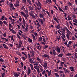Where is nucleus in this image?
Listing matches in <instances>:
<instances>
[{
	"label": "nucleus",
	"mask_w": 77,
	"mask_h": 77,
	"mask_svg": "<svg viewBox=\"0 0 77 77\" xmlns=\"http://www.w3.org/2000/svg\"><path fill=\"white\" fill-rule=\"evenodd\" d=\"M66 30L67 32V35H66V36L68 39L69 40V36L72 34V33H71V32L68 29V28H66Z\"/></svg>",
	"instance_id": "1"
},
{
	"label": "nucleus",
	"mask_w": 77,
	"mask_h": 77,
	"mask_svg": "<svg viewBox=\"0 0 77 77\" xmlns=\"http://www.w3.org/2000/svg\"><path fill=\"white\" fill-rule=\"evenodd\" d=\"M20 13L21 15H22L23 17H24L25 18V19H27V17L29 16L28 14L27 15L25 13L23 12H20Z\"/></svg>",
	"instance_id": "2"
},
{
	"label": "nucleus",
	"mask_w": 77,
	"mask_h": 77,
	"mask_svg": "<svg viewBox=\"0 0 77 77\" xmlns=\"http://www.w3.org/2000/svg\"><path fill=\"white\" fill-rule=\"evenodd\" d=\"M54 49L56 51H57V53H60V49L59 47L56 46L55 48H54Z\"/></svg>",
	"instance_id": "3"
},
{
	"label": "nucleus",
	"mask_w": 77,
	"mask_h": 77,
	"mask_svg": "<svg viewBox=\"0 0 77 77\" xmlns=\"http://www.w3.org/2000/svg\"><path fill=\"white\" fill-rule=\"evenodd\" d=\"M37 2H38V8H39L40 9H41V2L39 0H38Z\"/></svg>",
	"instance_id": "4"
},
{
	"label": "nucleus",
	"mask_w": 77,
	"mask_h": 77,
	"mask_svg": "<svg viewBox=\"0 0 77 77\" xmlns=\"http://www.w3.org/2000/svg\"><path fill=\"white\" fill-rule=\"evenodd\" d=\"M20 2L18 0H17L16 2V4H17L16 5L14 4L15 6L16 7H18V6H20Z\"/></svg>",
	"instance_id": "5"
},
{
	"label": "nucleus",
	"mask_w": 77,
	"mask_h": 77,
	"mask_svg": "<svg viewBox=\"0 0 77 77\" xmlns=\"http://www.w3.org/2000/svg\"><path fill=\"white\" fill-rule=\"evenodd\" d=\"M42 57H47V58H50V56L47 54H44L43 55H42Z\"/></svg>",
	"instance_id": "6"
},
{
	"label": "nucleus",
	"mask_w": 77,
	"mask_h": 77,
	"mask_svg": "<svg viewBox=\"0 0 77 77\" xmlns=\"http://www.w3.org/2000/svg\"><path fill=\"white\" fill-rule=\"evenodd\" d=\"M69 69H70L71 70V71H72V72H75V70H74V67H73V66L70 67H69Z\"/></svg>",
	"instance_id": "7"
},
{
	"label": "nucleus",
	"mask_w": 77,
	"mask_h": 77,
	"mask_svg": "<svg viewBox=\"0 0 77 77\" xmlns=\"http://www.w3.org/2000/svg\"><path fill=\"white\" fill-rule=\"evenodd\" d=\"M55 27L56 29H60L61 27H60V24H59L57 25H55Z\"/></svg>",
	"instance_id": "8"
},
{
	"label": "nucleus",
	"mask_w": 77,
	"mask_h": 77,
	"mask_svg": "<svg viewBox=\"0 0 77 77\" xmlns=\"http://www.w3.org/2000/svg\"><path fill=\"white\" fill-rule=\"evenodd\" d=\"M30 73H32V71H31V69H30V68H28L27 70V74H28V75H29Z\"/></svg>",
	"instance_id": "9"
},
{
	"label": "nucleus",
	"mask_w": 77,
	"mask_h": 77,
	"mask_svg": "<svg viewBox=\"0 0 77 77\" xmlns=\"http://www.w3.org/2000/svg\"><path fill=\"white\" fill-rule=\"evenodd\" d=\"M60 32H62V34H64L65 33V29L63 28L60 31Z\"/></svg>",
	"instance_id": "10"
},
{
	"label": "nucleus",
	"mask_w": 77,
	"mask_h": 77,
	"mask_svg": "<svg viewBox=\"0 0 77 77\" xmlns=\"http://www.w3.org/2000/svg\"><path fill=\"white\" fill-rule=\"evenodd\" d=\"M3 47H4V48H5V49H7V50H8V47L6 46V45L3 43L2 44Z\"/></svg>",
	"instance_id": "11"
},
{
	"label": "nucleus",
	"mask_w": 77,
	"mask_h": 77,
	"mask_svg": "<svg viewBox=\"0 0 77 77\" xmlns=\"http://www.w3.org/2000/svg\"><path fill=\"white\" fill-rule=\"evenodd\" d=\"M54 20L55 21H56V22H57V23L59 24V22H58V20H57V18H56V17L54 16Z\"/></svg>",
	"instance_id": "12"
},
{
	"label": "nucleus",
	"mask_w": 77,
	"mask_h": 77,
	"mask_svg": "<svg viewBox=\"0 0 77 77\" xmlns=\"http://www.w3.org/2000/svg\"><path fill=\"white\" fill-rule=\"evenodd\" d=\"M14 75L15 77H18L19 76V74L16 72L14 73Z\"/></svg>",
	"instance_id": "13"
},
{
	"label": "nucleus",
	"mask_w": 77,
	"mask_h": 77,
	"mask_svg": "<svg viewBox=\"0 0 77 77\" xmlns=\"http://www.w3.org/2000/svg\"><path fill=\"white\" fill-rule=\"evenodd\" d=\"M28 8L29 9V10H30V11H33V8L32 7L30 6H29Z\"/></svg>",
	"instance_id": "14"
},
{
	"label": "nucleus",
	"mask_w": 77,
	"mask_h": 77,
	"mask_svg": "<svg viewBox=\"0 0 77 77\" xmlns=\"http://www.w3.org/2000/svg\"><path fill=\"white\" fill-rule=\"evenodd\" d=\"M39 16L40 17V18H43L44 17V14H42L41 13L39 14Z\"/></svg>",
	"instance_id": "15"
},
{
	"label": "nucleus",
	"mask_w": 77,
	"mask_h": 77,
	"mask_svg": "<svg viewBox=\"0 0 77 77\" xmlns=\"http://www.w3.org/2000/svg\"><path fill=\"white\" fill-rule=\"evenodd\" d=\"M28 42H32V41H33V40H32V39H30V38H28Z\"/></svg>",
	"instance_id": "16"
},
{
	"label": "nucleus",
	"mask_w": 77,
	"mask_h": 77,
	"mask_svg": "<svg viewBox=\"0 0 77 77\" xmlns=\"http://www.w3.org/2000/svg\"><path fill=\"white\" fill-rule=\"evenodd\" d=\"M63 55V54H60L59 55H58V57H62Z\"/></svg>",
	"instance_id": "17"
},
{
	"label": "nucleus",
	"mask_w": 77,
	"mask_h": 77,
	"mask_svg": "<svg viewBox=\"0 0 77 77\" xmlns=\"http://www.w3.org/2000/svg\"><path fill=\"white\" fill-rule=\"evenodd\" d=\"M58 9H59V11H60L61 12H64V11L62 10V8H60L59 7H58Z\"/></svg>",
	"instance_id": "18"
},
{
	"label": "nucleus",
	"mask_w": 77,
	"mask_h": 77,
	"mask_svg": "<svg viewBox=\"0 0 77 77\" xmlns=\"http://www.w3.org/2000/svg\"><path fill=\"white\" fill-rule=\"evenodd\" d=\"M41 65L43 66V67H44L45 66H47L48 64L46 62H45L44 63V64L43 65H42V64Z\"/></svg>",
	"instance_id": "19"
},
{
	"label": "nucleus",
	"mask_w": 77,
	"mask_h": 77,
	"mask_svg": "<svg viewBox=\"0 0 77 77\" xmlns=\"http://www.w3.org/2000/svg\"><path fill=\"white\" fill-rule=\"evenodd\" d=\"M22 37H23V38L25 40H26V39H27V36H26V35H23Z\"/></svg>",
	"instance_id": "20"
},
{
	"label": "nucleus",
	"mask_w": 77,
	"mask_h": 77,
	"mask_svg": "<svg viewBox=\"0 0 77 77\" xmlns=\"http://www.w3.org/2000/svg\"><path fill=\"white\" fill-rule=\"evenodd\" d=\"M53 54L54 56H56V51H55V50L53 49Z\"/></svg>",
	"instance_id": "21"
},
{
	"label": "nucleus",
	"mask_w": 77,
	"mask_h": 77,
	"mask_svg": "<svg viewBox=\"0 0 77 77\" xmlns=\"http://www.w3.org/2000/svg\"><path fill=\"white\" fill-rule=\"evenodd\" d=\"M24 12H25V13L26 15L27 16V15H28V11L27 10H26L24 11Z\"/></svg>",
	"instance_id": "22"
},
{
	"label": "nucleus",
	"mask_w": 77,
	"mask_h": 77,
	"mask_svg": "<svg viewBox=\"0 0 77 77\" xmlns=\"http://www.w3.org/2000/svg\"><path fill=\"white\" fill-rule=\"evenodd\" d=\"M5 18V17L4 16H2V18H1V19H0V20H1L2 21V20H4Z\"/></svg>",
	"instance_id": "23"
},
{
	"label": "nucleus",
	"mask_w": 77,
	"mask_h": 77,
	"mask_svg": "<svg viewBox=\"0 0 77 77\" xmlns=\"http://www.w3.org/2000/svg\"><path fill=\"white\" fill-rule=\"evenodd\" d=\"M69 70H67V69L65 71V73H67L68 74H69Z\"/></svg>",
	"instance_id": "24"
},
{
	"label": "nucleus",
	"mask_w": 77,
	"mask_h": 77,
	"mask_svg": "<svg viewBox=\"0 0 77 77\" xmlns=\"http://www.w3.org/2000/svg\"><path fill=\"white\" fill-rule=\"evenodd\" d=\"M66 56H69V57L71 56H72V54H71V53H68V54H66Z\"/></svg>",
	"instance_id": "25"
},
{
	"label": "nucleus",
	"mask_w": 77,
	"mask_h": 77,
	"mask_svg": "<svg viewBox=\"0 0 77 77\" xmlns=\"http://www.w3.org/2000/svg\"><path fill=\"white\" fill-rule=\"evenodd\" d=\"M54 74L55 75V77H59V75L58 73H54Z\"/></svg>",
	"instance_id": "26"
},
{
	"label": "nucleus",
	"mask_w": 77,
	"mask_h": 77,
	"mask_svg": "<svg viewBox=\"0 0 77 77\" xmlns=\"http://www.w3.org/2000/svg\"><path fill=\"white\" fill-rule=\"evenodd\" d=\"M45 12L48 15L49 17H50V12H49L48 11H45Z\"/></svg>",
	"instance_id": "27"
},
{
	"label": "nucleus",
	"mask_w": 77,
	"mask_h": 77,
	"mask_svg": "<svg viewBox=\"0 0 77 77\" xmlns=\"http://www.w3.org/2000/svg\"><path fill=\"white\" fill-rule=\"evenodd\" d=\"M4 62V60H3V58H1L0 59V62L2 63Z\"/></svg>",
	"instance_id": "28"
},
{
	"label": "nucleus",
	"mask_w": 77,
	"mask_h": 77,
	"mask_svg": "<svg viewBox=\"0 0 77 77\" xmlns=\"http://www.w3.org/2000/svg\"><path fill=\"white\" fill-rule=\"evenodd\" d=\"M67 18L69 20H72L71 17L70 16L67 17Z\"/></svg>",
	"instance_id": "29"
},
{
	"label": "nucleus",
	"mask_w": 77,
	"mask_h": 77,
	"mask_svg": "<svg viewBox=\"0 0 77 77\" xmlns=\"http://www.w3.org/2000/svg\"><path fill=\"white\" fill-rule=\"evenodd\" d=\"M40 21H41V23L42 24V25L43 24H44L43 23L44 22V21H43V20H42V19H40Z\"/></svg>",
	"instance_id": "30"
},
{
	"label": "nucleus",
	"mask_w": 77,
	"mask_h": 77,
	"mask_svg": "<svg viewBox=\"0 0 77 77\" xmlns=\"http://www.w3.org/2000/svg\"><path fill=\"white\" fill-rule=\"evenodd\" d=\"M68 4L69 5V7L71 6L72 5V4L71 3L69 2H68Z\"/></svg>",
	"instance_id": "31"
},
{
	"label": "nucleus",
	"mask_w": 77,
	"mask_h": 77,
	"mask_svg": "<svg viewBox=\"0 0 77 77\" xmlns=\"http://www.w3.org/2000/svg\"><path fill=\"white\" fill-rule=\"evenodd\" d=\"M25 32H28V28L27 27V26L26 27L25 29Z\"/></svg>",
	"instance_id": "32"
},
{
	"label": "nucleus",
	"mask_w": 77,
	"mask_h": 77,
	"mask_svg": "<svg viewBox=\"0 0 77 77\" xmlns=\"http://www.w3.org/2000/svg\"><path fill=\"white\" fill-rule=\"evenodd\" d=\"M48 48V45H45V47H44V49H46V48Z\"/></svg>",
	"instance_id": "33"
},
{
	"label": "nucleus",
	"mask_w": 77,
	"mask_h": 77,
	"mask_svg": "<svg viewBox=\"0 0 77 77\" xmlns=\"http://www.w3.org/2000/svg\"><path fill=\"white\" fill-rule=\"evenodd\" d=\"M22 54H24V56H25V57H27V55L26 54L24 53V52H22Z\"/></svg>",
	"instance_id": "34"
},
{
	"label": "nucleus",
	"mask_w": 77,
	"mask_h": 77,
	"mask_svg": "<svg viewBox=\"0 0 77 77\" xmlns=\"http://www.w3.org/2000/svg\"><path fill=\"white\" fill-rule=\"evenodd\" d=\"M68 6H66L65 7V10H66V11H67L68 10Z\"/></svg>",
	"instance_id": "35"
},
{
	"label": "nucleus",
	"mask_w": 77,
	"mask_h": 77,
	"mask_svg": "<svg viewBox=\"0 0 77 77\" xmlns=\"http://www.w3.org/2000/svg\"><path fill=\"white\" fill-rule=\"evenodd\" d=\"M21 10H25V8L24 7V5H22V7L21 8Z\"/></svg>",
	"instance_id": "36"
},
{
	"label": "nucleus",
	"mask_w": 77,
	"mask_h": 77,
	"mask_svg": "<svg viewBox=\"0 0 77 77\" xmlns=\"http://www.w3.org/2000/svg\"><path fill=\"white\" fill-rule=\"evenodd\" d=\"M32 38H33V39H34V40H35V36L33 34H32Z\"/></svg>",
	"instance_id": "37"
},
{
	"label": "nucleus",
	"mask_w": 77,
	"mask_h": 77,
	"mask_svg": "<svg viewBox=\"0 0 77 77\" xmlns=\"http://www.w3.org/2000/svg\"><path fill=\"white\" fill-rule=\"evenodd\" d=\"M64 63H65V62H61V66H63V64H64Z\"/></svg>",
	"instance_id": "38"
},
{
	"label": "nucleus",
	"mask_w": 77,
	"mask_h": 77,
	"mask_svg": "<svg viewBox=\"0 0 77 77\" xmlns=\"http://www.w3.org/2000/svg\"><path fill=\"white\" fill-rule=\"evenodd\" d=\"M74 20H73V22H74V23H77V19H74Z\"/></svg>",
	"instance_id": "39"
},
{
	"label": "nucleus",
	"mask_w": 77,
	"mask_h": 77,
	"mask_svg": "<svg viewBox=\"0 0 77 77\" xmlns=\"http://www.w3.org/2000/svg\"><path fill=\"white\" fill-rule=\"evenodd\" d=\"M22 59L23 60H25L26 58H25V57H21Z\"/></svg>",
	"instance_id": "40"
},
{
	"label": "nucleus",
	"mask_w": 77,
	"mask_h": 77,
	"mask_svg": "<svg viewBox=\"0 0 77 77\" xmlns=\"http://www.w3.org/2000/svg\"><path fill=\"white\" fill-rule=\"evenodd\" d=\"M24 3L26 4L27 1L26 0H22Z\"/></svg>",
	"instance_id": "41"
},
{
	"label": "nucleus",
	"mask_w": 77,
	"mask_h": 77,
	"mask_svg": "<svg viewBox=\"0 0 77 77\" xmlns=\"http://www.w3.org/2000/svg\"><path fill=\"white\" fill-rule=\"evenodd\" d=\"M42 39V37H39V40L40 41H41Z\"/></svg>",
	"instance_id": "42"
},
{
	"label": "nucleus",
	"mask_w": 77,
	"mask_h": 77,
	"mask_svg": "<svg viewBox=\"0 0 77 77\" xmlns=\"http://www.w3.org/2000/svg\"><path fill=\"white\" fill-rule=\"evenodd\" d=\"M10 4L11 7H13V4H12V3H11L10 2Z\"/></svg>",
	"instance_id": "43"
},
{
	"label": "nucleus",
	"mask_w": 77,
	"mask_h": 77,
	"mask_svg": "<svg viewBox=\"0 0 77 77\" xmlns=\"http://www.w3.org/2000/svg\"><path fill=\"white\" fill-rule=\"evenodd\" d=\"M53 6H54V8H55V9H56L57 11H58V9H57V7H56V6L54 5Z\"/></svg>",
	"instance_id": "44"
},
{
	"label": "nucleus",
	"mask_w": 77,
	"mask_h": 77,
	"mask_svg": "<svg viewBox=\"0 0 77 77\" xmlns=\"http://www.w3.org/2000/svg\"><path fill=\"white\" fill-rule=\"evenodd\" d=\"M15 21V20H14V19H13V21H12V23H11V24H13V25H14V21Z\"/></svg>",
	"instance_id": "45"
},
{
	"label": "nucleus",
	"mask_w": 77,
	"mask_h": 77,
	"mask_svg": "<svg viewBox=\"0 0 77 77\" xmlns=\"http://www.w3.org/2000/svg\"><path fill=\"white\" fill-rule=\"evenodd\" d=\"M34 68H35V69H38V67H37V66H34Z\"/></svg>",
	"instance_id": "46"
},
{
	"label": "nucleus",
	"mask_w": 77,
	"mask_h": 77,
	"mask_svg": "<svg viewBox=\"0 0 77 77\" xmlns=\"http://www.w3.org/2000/svg\"><path fill=\"white\" fill-rule=\"evenodd\" d=\"M28 59H30V57H31V56H30V54H28Z\"/></svg>",
	"instance_id": "47"
},
{
	"label": "nucleus",
	"mask_w": 77,
	"mask_h": 77,
	"mask_svg": "<svg viewBox=\"0 0 77 77\" xmlns=\"http://www.w3.org/2000/svg\"><path fill=\"white\" fill-rule=\"evenodd\" d=\"M5 73H3L2 74V77H5Z\"/></svg>",
	"instance_id": "48"
},
{
	"label": "nucleus",
	"mask_w": 77,
	"mask_h": 77,
	"mask_svg": "<svg viewBox=\"0 0 77 77\" xmlns=\"http://www.w3.org/2000/svg\"><path fill=\"white\" fill-rule=\"evenodd\" d=\"M47 3H48V0H46L45 2V5H46Z\"/></svg>",
	"instance_id": "49"
},
{
	"label": "nucleus",
	"mask_w": 77,
	"mask_h": 77,
	"mask_svg": "<svg viewBox=\"0 0 77 77\" xmlns=\"http://www.w3.org/2000/svg\"><path fill=\"white\" fill-rule=\"evenodd\" d=\"M45 73V70H44L42 73V74H44Z\"/></svg>",
	"instance_id": "50"
},
{
	"label": "nucleus",
	"mask_w": 77,
	"mask_h": 77,
	"mask_svg": "<svg viewBox=\"0 0 77 77\" xmlns=\"http://www.w3.org/2000/svg\"><path fill=\"white\" fill-rule=\"evenodd\" d=\"M76 46H77V45L76 44H74V45H73V47L74 48H75V47H76Z\"/></svg>",
	"instance_id": "51"
},
{
	"label": "nucleus",
	"mask_w": 77,
	"mask_h": 77,
	"mask_svg": "<svg viewBox=\"0 0 77 77\" xmlns=\"http://www.w3.org/2000/svg\"><path fill=\"white\" fill-rule=\"evenodd\" d=\"M72 17L73 18H75V19L76 18V16H75V15H73L72 16Z\"/></svg>",
	"instance_id": "52"
},
{
	"label": "nucleus",
	"mask_w": 77,
	"mask_h": 77,
	"mask_svg": "<svg viewBox=\"0 0 77 77\" xmlns=\"http://www.w3.org/2000/svg\"><path fill=\"white\" fill-rule=\"evenodd\" d=\"M9 19L10 20L12 21L13 19H12V17H9Z\"/></svg>",
	"instance_id": "53"
},
{
	"label": "nucleus",
	"mask_w": 77,
	"mask_h": 77,
	"mask_svg": "<svg viewBox=\"0 0 77 77\" xmlns=\"http://www.w3.org/2000/svg\"><path fill=\"white\" fill-rule=\"evenodd\" d=\"M30 15L31 17H32V18H33V17L34 16V14H30Z\"/></svg>",
	"instance_id": "54"
},
{
	"label": "nucleus",
	"mask_w": 77,
	"mask_h": 77,
	"mask_svg": "<svg viewBox=\"0 0 77 77\" xmlns=\"http://www.w3.org/2000/svg\"><path fill=\"white\" fill-rule=\"evenodd\" d=\"M11 41H12V40H14V35L11 36Z\"/></svg>",
	"instance_id": "55"
},
{
	"label": "nucleus",
	"mask_w": 77,
	"mask_h": 77,
	"mask_svg": "<svg viewBox=\"0 0 77 77\" xmlns=\"http://www.w3.org/2000/svg\"><path fill=\"white\" fill-rule=\"evenodd\" d=\"M37 72H38V74L40 72V71H39V69H37Z\"/></svg>",
	"instance_id": "56"
},
{
	"label": "nucleus",
	"mask_w": 77,
	"mask_h": 77,
	"mask_svg": "<svg viewBox=\"0 0 77 77\" xmlns=\"http://www.w3.org/2000/svg\"><path fill=\"white\" fill-rule=\"evenodd\" d=\"M3 36H4V37H5V38H6V35L5 33L3 34Z\"/></svg>",
	"instance_id": "57"
},
{
	"label": "nucleus",
	"mask_w": 77,
	"mask_h": 77,
	"mask_svg": "<svg viewBox=\"0 0 77 77\" xmlns=\"http://www.w3.org/2000/svg\"><path fill=\"white\" fill-rule=\"evenodd\" d=\"M42 39L43 41V42H46L45 41H46V40L45 39V38H43Z\"/></svg>",
	"instance_id": "58"
},
{
	"label": "nucleus",
	"mask_w": 77,
	"mask_h": 77,
	"mask_svg": "<svg viewBox=\"0 0 77 77\" xmlns=\"http://www.w3.org/2000/svg\"><path fill=\"white\" fill-rule=\"evenodd\" d=\"M3 23L5 24H7V22H6V21H3Z\"/></svg>",
	"instance_id": "59"
},
{
	"label": "nucleus",
	"mask_w": 77,
	"mask_h": 77,
	"mask_svg": "<svg viewBox=\"0 0 77 77\" xmlns=\"http://www.w3.org/2000/svg\"><path fill=\"white\" fill-rule=\"evenodd\" d=\"M60 36H59V38H58L57 41H59L60 40Z\"/></svg>",
	"instance_id": "60"
},
{
	"label": "nucleus",
	"mask_w": 77,
	"mask_h": 77,
	"mask_svg": "<svg viewBox=\"0 0 77 77\" xmlns=\"http://www.w3.org/2000/svg\"><path fill=\"white\" fill-rule=\"evenodd\" d=\"M71 46H70V45L69 44H67V47H68L69 48H70Z\"/></svg>",
	"instance_id": "61"
},
{
	"label": "nucleus",
	"mask_w": 77,
	"mask_h": 77,
	"mask_svg": "<svg viewBox=\"0 0 77 77\" xmlns=\"http://www.w3.org/2000/svg\"><path fill=\"white\" fill-rule=\"evenodd\" d=\"M30 60L31 63H33V60L32 59H31Z\"/></svg>",
	"instance_id": "62"
},
{
	"label": "nucleus",
	"mask_w": 77,
	"mask_h": 77,
	"mask_svg": "<svg viewBox=\"0 0 77 77\" xmlns=\"http://www.w3.org/2000/svg\"><path fill=\"white\" fill-rule=\"evenodd\" d=\"M48 75V76H50L51 74V73H50V72H49Z\"/></svg>",
	"instance_id": "63"
},
{
	"label": "nucleus",
	"mask_w": 77,
	"mask_h": 77,
	"mask_svg": "<svg viewBox=\"0 0 77 77\" xmlns=\"http://www.w3.org/2000/svg\"><path fill=\"white\" fill-rule=\"evenodd\" d=\"M70 75V77H73V75L72 74H70L69 75Z\"/></svg>",
	"instance_id": "64"
}]
</instances>
